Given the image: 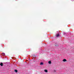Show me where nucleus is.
<instances>
[{
  "instance_id": "1",
  "label": "nucleus",
  "mask_w": 74,
  "mask_h": 74,
  "mask_svg": "<svg viewBox=\"0 0 74 74\" xmlns=\"http://www.w3.org/2000/svg\"><path fill=\"white\" fill-rule=\"evenodd\" d=\"M62 61L64 62H67V60L66 59H64Z\"/></svg>"
},
{
  "instance_id": "2",
  "label": "nucleus",
  "mask_w": 74,
  "mask_h": 74,
  "mask_svg": "<svg viewBox=\"0 0 74 74\" xmlns=\"http://www.w3.org/2000/svg\"><path fill=\"white\" fill-rule=\"evenodd\" d=\"M59 34H56V37H59Z\"/></svg>"
},
{
  "instance_id": "3",
  "label": "nucleus",
  "mask_w": 74,
  "mask_h": 74,
  "mask_svg": "<svg viewBox=\"0 0 74 74\" xmlns=\"http://www.w3.org/2000/svg\"><path fill=\"white\" fill-rule=\"evenodd\" d=\"M2 55H3V56H5V53H2Z\"/></svg>"
},
{
  "instance_id": "4",
  "label": "nucleus",
  "mask_w": 74,
  "mask_h": 74,
  "mask_svg": "<svg viewBox=\"0 0 74 74\" xmlns=\"http://www.w3.org/2000/svg\"><path fill=\"white\" fill-rule=\"evenodd\" d=\"M0 65L1 66H3V63H1L0 64Z\"/></svg>"
},
{
  "instance_id": "5",
  "label": "nucleus",
  "mask_w": 74,
  "mask_h": 74,
  "mask_svg": "<svg viewBox=\"0 0 74 74\" xmlns=\"http://www.w3.org/2000/svg\"><path fill=\"white\" fill-rule=\"evenodd\" d=\"M45 72H46V73H47V72H48V71H47V70H45Z\"/></svg>"
},
{
  "instance_id": "6",
  "label": "nucleus",
  "mask_w": 74,
  "mask_h": 74,
  "mask_svg": "<svg viewBox=\"0 0 74 74\" xmlns=\"http://www.w3.org/2000/svg\"><path fill=\"white\" fill-rule=\"evenodd\" d=\"M15 71L16 73H17L18 72V71L16 70H15Z\"/></svg>"
},
{
  "instance_id": "7",
  "label": "nucleus",
  "mask_w": 74,
  "mask_h": 74,
  "mask_svg": "<svg viewBox=\"0 0 74 74\" xmlns=\"http://www.w3.org/2000/svg\"><path fill=\"white\" fill-rule=\"evenodd\" d=\"M49 64H51V61H49Z\"/></svg>"
},
{
  "instance_id": "8",
  "label": "nucleus",
  "mask_w": 74,
  "mask_h": 74,
  "mask_svg": "<svg viewBox=\"0 0 74 74\" xmlns=\"http://www.w3.org/2000/svg\"><path fill=\"white\" fill-rule=\"evenodd\" d=\"M40 65H42V64H43V63H42V62L40 63Z\"/></svg>"
}]
</instances>
